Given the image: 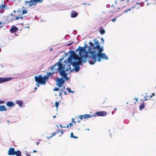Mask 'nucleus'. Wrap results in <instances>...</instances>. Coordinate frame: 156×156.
Returning a JSON list of instances; mask_svg holds the SVG:
<instances>
[{"label":"nucleus","mask_w":156,"mask_h":156,"mask_svg":"<svg viewBox=\"0 0 156 156\" xmlns=\"http://www.w3.org/2000/svg\"><path fill=\"white\" fill-rule=\"evenodd\" d=\"M10 80V77L8 78H2L0 77V83H2L5 82Z\"/></svg>","instance_id":"obj_13"},{"label":"nucleus","mask_w":156,"mask_h":156,"mask_svg":"<svg viewBox=\"0 0 156 156\" xmlns=\"http://www.w3.org/2000/svg\"><path fill=\"white\" fill-rule=\"evenodd\" d=\"M134 99L136 101H138V99L136 98H135Z\"/></svg>","instance_id":"obj_49"},{"label":"nucleus","mask_w":156,"mask_h":156,"mask_svg":"<svg viewBox=\"0 0 156 156\" xmlns=\"http://www.w3.org/2000/svg\"><path fill=\"white\" fill-rule=\"evenodd\" d=\"M43 0H30V1H25V4L28 7H31L33 5H35L37 4L42 3Z\"/></svg>","instance_id":"obj_4"},{"label":"nucleus","mask_w":156,"mask_h":156,"mask_svg":"<svg viewBox=\"0 0 156 156\" xmlns=\"http://www.w3.org/2000/svg\"><path fill=\"white\" fill-rule=\"evenodd\" d=\"M129 2V0H127V2Z\"/></svg>","instance_id":"obj_62"},{"label":"nucleus","mask_w":156,"mask_h":156,"mask_svg":"<svg viewBox=\"0 0 156 156\" xmlns=\"http://www.w3.org/2000/svg\"><path fill=\"white\" fill-rule=\"evenodd\" d=\"M6 110L5 107L4 105H0V111H3Z\"/></svg>","instance_id":"obj_25"},{"label":"nucleus","mask_w":156,"mask_h":156,"mask_svg":"<svg viewBox=\"0 0 156 156\" xmlns=\"http://www.w3.org/2000/svg\"><path fill=\"white\" fill-rule=\"evenodd\" d=\"M82 5H86V4L85 3H83V4H82Z\"/></svg>","instance_id":"obj_60"},{"label":"nucleus","mask_w":156,"mask_h":156,"mask_svg":"<svg viewBox=\"0 0 156 156\" xmlns=\"http://www.w3.org/2000/svg\"><path fill=\"white\" fill-rule=\"evenodd\" d=\"M56 132H53L52 133V135L51 136V137H53L54 136H55L56 135Z\"/></svg>","instance_id":"obj_36"},{"label":"nucleus","mask_w":156,"mask_h":156,"mask_svg":"<svg viewBox=\"0 0 156 156\" xmlns=\"http://www.w3.org/2000/svg\"><path fill=\"white\" fill-rule=\"evenodd\" d=\"M86 130H89V129H86Z\"/></svg>","instance_id":"obj_64"},{"label":"nucleus","mask_w":156,"mask_h":156,"mask_svg":"<svg viewBox=\"0 0 156 156\" xmlns=\"http://www.w3.org/2000/svg\"><path fill=\"white\" fill-rule=\"evenodd\" d=\"M155 95V94L154 93H152V94L151 95H149V96H147L146 97H145V98H147H147H146L145 99V101L147 100L149 98L150 99H151V98H152V97H153V96H154V95Z\"/></svg>","instance_id":"obj_27"},{"label":"nucleus","mask_w":156,"mask_h":156,"mask_svg":"<svg viewBox=\"0 0 156 156\" xmlns=\"http://www.w3.org/2000/svg\"><path fill=\"white\" fill-rule=\"evenodd\" d=\"M79 117V118L81 120H82L83 118L84 119H86L87 118H89L93 117L94 116L93 115L90 116V115H87V114H85L83 115H80Z\"/></svg>","instance_id":"obj_14"},{"label":"nucleus","mask_w":156,"mask_h":156,"mask_svg":"<svg viewBox=\"0 0 156 156\" xmlns=\"http://www.w3.org/2000/svg\"><path fill=\"white\" fill-rule=\"evenodd\" d=\"M9 20L10 18L9 16H4L2 19V23L3 25L9 23Z\"/></svg>","instance_id":"obj_7"},{"label":"nucleus","mask_w":156,"mask_h":156,"mask_svg":"<svg viewBox=\"0 0 156 156\" xmlns=\"http://www.w3.org/2000/svg\"><path fill=\"white\" fill-rule=\"evenodd\" d=\"M72 122H71V123H70L69 125V127H71L72 126H73V124Z\"/></svg>","instance_id":"obj_38"},{"label":"nucleus","mask_w":156,"mask_h":156,"mask_svg":"<svg viewBox=\"0 0 156 156\" xmlns=\"http://www.w3.org/2000/svg\"><path fill=\"white\" fill-rule=\"evenodd\" d=\"M131 8L129 9H126V10L124 11V13H127V12H128V11H130L131 10Z\"/></svg>","instance_id":"obj_33"},{"label":"nucleus","mask_w":156,"mask_h":156,"mask_svg":"<svg viewBox=\"0 0 156 156\" xmlns=\"http://www.w3.org/2000/svg\"><path fill=\"white\" fill-rule=\"evenodd\" d=\"M2 24V20H1V21H0V24Z\"/></svg>","instance_id":"obj_54"},{"label":"nucleus","mask_w":156,"mask_h":156,"mask_svg":"<svg viewBox=\"0 0 156 156\" xmlns=\"http://www.w3.org/2000/svg\"><path fill=\"white\" fill-rule=\"evenodd\" d=\"M101 40L102 41V43L103 44H104V39H103V38L102 37H101Z\"/></svg>","instance_id":"obj_39"},{"label":"nucleus","mask_w":156,"mask_h":156,"mask_svg":"<svg viewBox=\"0 0 156 156\" xmlns=\"http://www.w3.org/2000/svg\"><path fill=\"white\" fill-rule=\"evenodd\" d=\"M27 156H30V154H27Z\"/></svg>","instance_id":"obj_57"},{"label":"nucleus","mask_w":156,"mask_h":156,"mask_svg":"<svg viewBox=\"0 0 156 156\" xmlns=\"http://www.w3.org/2000/svg\"><path fill=\"white\" fill-rule=\"evenodd\" d=\"M63 126V128H68L69 127V125H67V126L66 127H65V126Z\"/></svg>","instance_id":"obj_50"},{"label":"nucleus","mask_w":156,"mask_h":156,"mask_svg":"<svg viewBox=\"0 0 156 156\" xmlns=\"http://www.w3.org/2000/svg\"><path fill=\"white\" fill-rule=\"evenodd\" d=\"M78 50L80 51L79 55H80V56L82 57V54L85 51V48L84 47H82L79 46V48H77L76 49V51H77Z\"/></svg>","instance_id":"obj_9"},{"label":"nucleus","mask_w":156,"mask_h":156,"mask_svg":"<svg viewBox=\"0 0 156 156\" xmlns=\"http://www.w3.org/2000/svg\"><path fill=\"white\" fill-rule=\"evenodd\" d=\"M72 57L73 59L75 60H77L79 58V56L78 55H76L73 51V54L72 55Z\"/></svg>","instance_id":"obj_19"},{"label":"nucleus","mask_w":156,"mask_h":156,"mask_svg":"<svg viewBox=\"0 0 156 156\" xmlns=\"http://www.w3.org/2000/svg\"><path fill=\"white\" fill-rule=\"evenodd\" d=\"M89 50L91 55L88 56L87 55H85V58H88V60L90 64H94L96 62L97 57H98L97 60L98 62H101V58L105 60L108 59L105 54H104L105 55H104L103 56L100 57L98 55V52H97V51H92V50Z\"/></svg>","instance_id":"obj_1"},{"label":"nucleus","mask_w":156,"mask_h":156,"mask_svg":"<svg viewBox=\"0 0 156 156\" xmlns=\"http://www.w3.org/2000/svg\"><path fill=\"white\" fill-rule=\"evenodd\" d=\"M56 64H57L56 69L57 70H58V71L62 70L65 69V67L63 66V64L60 62H59Z\"/></svg>","instance_id":"obj_10"},{"label":"nucleus","mask_w":156,"mask_h":156,"mask_svg":"<svg viewBox=\"0 0 156 156\" xmlns=\"http://www.w3.org/2000/svg\"><path fill=\"white\" fill-rule=\"evenodd\" d=\"M72 65L74 66V69L76 72L79 71L80 69L79 65H77L76 64H75V63L73 62V63Z\"/></svg>","instance_id":"obj_16"},{"label":"nucleus","mask_w":156,"mask_h":156,"mask_svg":"<svg viewBox=\"0 0 156 156\" xmlns=\"http://www.w3.org/2000/svg\"><path fill=\"white\" fill-rule=\"evenodd\" d=\"M14 105V103L13 102L10 101V107L13 106Z\"/></svg>","instance_id":"obj_35"},{"label":"nucleus","mask_w":156,"mask_h":156,"mask_svg":"<svg viewBox=\"0 0 156 156\" xmlns=\"http://www.w3.org/2000/svg\"><path fill=\"white\" fill-rule=\"evenodd\" d=\"M34 89H35V90H36L37 89V88L36 87H35Z\"/></svg>","instance_id":"obj_61"},{"label":"nucleus","mask_w":156,"mask_h":156,"mask_svg":"<svg viewBox=\"0 0 156 156\" xmlns=\"http://www.w3.org/2000/svg\"><path fill=\"white\" fill-rule=\"evenodd\" d=\"M58 105H59L58 102L56 101L55 102V107H56V108L57 109L58 108Z\"/></svg>","instance_id":"obj_31"},{"label":"nucleus","mask_w":156,"mask_h":156,"mask_svg":"<svg viewBox=\"0 0 156 156\" xmlns=\"http://www.w3.org/2000/svg\"><path fill=\"white\" fill-rule=\"evenodd\" d=\"M94 43L93 44L91 42L89 43L90 47L89 48V50H92V51L98 52V55L99 56L101 57L105 55L104 53H102L103 51V48L102 46H101L98 40L94 39Z\"/></svg>","instance_id":"obj_2"},{"label":"nucleus","mask_w":156,"mask_h":156,"mask_svg":"<svg viewBox=\"0 0 156 156\" xmlns=\"http://www.w3.org/2000/svg\"><path fill=\"white\" fill-rule=\"evenodd\" d=\"M27 13V11L25 9H24L22 12V14H25Z\"/></svg>","instance_id":"obj_32"},{"label":"nucleus","mask_w":156,"mask_h":156,"mask_svg":"<svg viewBox=\"0 0 156 156\" xmlns=\"http://www.w3.org/2000/svg\"><path fill=\"white\" fill-rule=\"evenodd\" d=\"M66 90H68L69 92L70 93V92H73V91H72L71 90V89L69 88H67L66 89Z\"/></svg>","instance_id":"obj_34"},{"label":"nucleus","mask_w":156,"mask_h":156,"mask_svg":"<svg viewBox=\"0 0 156 156\" xmlns=\"http://www.w3.org/2000/svg\"><path fill=\"white\" fill-rule=\"evenodd\" d=\"M61 131V133L62 134H63V132L62 131Z\"/></svg>","instance_id":"obj_58"},{"label":"nucleus","mask_w":156,"mask_h":156,"mask_svg":"<svg viewBox=\"0 0 156 156\" xmlns=\"http://www.w3.org/2000/svg\"><path fill=\"white\" fill-rule=\"evenodd\" d=\"M59 89L58 88H57V87H55V88L53 90V91H58V90Z\"/></svg>","instance_id":"obj_37"},{"label":"nucleus","mask_w":156,"mask_h":156,"mask_svg":"<svg viewBox=\"0 0 156 156\" xmlns=\"http://www.w3.org/2000/svg\"><path fill=\"white\" fill-rule=\"evenodd\" d=\"M16 156H21V153L19 151H15L14 148H10V155H15Z\"/></svg>","instance_id":"obj_6"},{"label":"nucleus","mask_w":156,"mask_h":156,"mask_svg":"<svg viewBox=\"0 0 156 156\" xmlns=\"http://www.w3.org/2000/svg\"><path fill=\"white\" fill-rule=\"evenodd\" d=\"M20 18V19H22L23 18V17H18V16H15V18L13 19H12V18H11V21H12L14 20H18L19 18Z\"/></svg>","instance_id":"obj_28"},{"label":"nucleus","mask_w":156,"mask_h":156,"mask_svg":"<svg viewBox=\"0 0 156 156\" xmlns=\"http://www.w3.org/2000/svg\"><path fill=\"white\" fill-rule=\"evenodd\" d=\"M99 30L100 33L102 35L104 34L105 32V30L102 28V27H101L99 29Z\"/></svg>","instance_id":"obj_20"},{"label":"nucleus","mask_w":156,"mask_h":156,"mask_svg":"<svg viewBox=\"0 0 156 156\" xmlns=\"http://www.w3.org/2000/svg\"><path fill=\"white\" fill-rule=\"evenodd\" d=\"M56 117V116L55 115H54L53 116V118H55Z\"/></svg>","instance_id":"obj_56"},{"label":"nucleus","mask_w":156,"mask_h":156,"mask_svg":"<svg viewBox=\"0 0 156 156\" xmlns=\"http://www.w3.org/2000/svg\"><path fill=\"white\" fill-rule=\"evenodd\" d=\"M10 15H11V16H12V13H10Z\"/></svg>","instance_id":"obj_63"},{"label":"nucleus","mask_w":156,"mask_h":156,"mask_svg":"<svg viewBox=\"0 0 156 156\" xmlns=\"http://www.w3.org/2000/svg\"><path fill=\"white\" fill-rule=\"evenodd\" d=\"M18 30V29L16 26H12L10 28V32L12 33H16Z\"/></svg>","instance_id":"obj_12"},{"label":"nucleus","mask_w":156,"mask_h":156,"mask_svg":"<svg viewBox=\"0 0 156 156\" xmlns=\"http://www.w3.org/2000/svg\"><path fill=\"white\" fill-rule=\"evenodd\" d=\"M72 123H74V124H75V123H76V122L74 121V118H73L72 119Z\"/></svg>","instance_id":"obj_42"},{"label":"nucleus","mask_w":156,"mask_h":156,"mask_svg":"<svg viewBox=\"0 0 156 156\" xmlns=\"http://www.w3.org/2000/svg\"><path fill=\"white\" fill-rule=\"evenodd\" d=\"M7 106L10 107V101H8L7 103Z\"/></svg>","instance_id":"obj_40"},{"label":"nucleus","mask_w":156,"mask_h":156,"mask_svg":"<svg viewBox=\"0 0 156 156\" xmlns=\"http://www.w3.org/2000/svg\"><path fill=\"white\" fill-rule=\"evenodd\" d=\"M78 13L74 10H72L71 13V17L72 18H75L77 16Z\"/></svg>","instance_id":"obj_15"},{"label":"nucleus","mask_w":156,"mask_h":156,"mask_svg":"<svg viewBox=\"0 0 156 156\" xmlns=\"http://www.w3.org/2000/svg\"><path fill=\"white\" fill-rule=\"evenodd\" d=\"M55 73V72L52 71V72H49L47 73V74L50 76H52L54 73Z\"/></svg>","instance_id":"obj_30"},{"label":"nucleus","mask_w":156,"mask_h":156,"mask_svg":"<svg viewBox=\"0 0 156 156\" xmlns=\"http://www.w3.org/2000/svg\"><path fill=\"white\" fill-rule=\"evenodd\" d=\"M51 137V136H48L47 137V138L48 139H51V137Z\"/></svg>","instance_id":"obj_46"},{"label":"nucleus","mask_w":156,"mask_h":156,"mask_svg":"<svg viewBox=\"0 0 156 156\" xmlns=\"http://www.w3.org/2000/svg\"><path fill=\"white\" fill-rule=\"evenodd\" d=\"M140 6H141V3L137 2L136 3L135 5L132 7L131 8H136V9H139Z\"/></svg>","instance_id":"obj_17"},{"label":"nucleus","mask_w":156,"mask_h":156,"mask_svg":"<svg viewBox=\"0 0 156 156\" xmlns=\"http://www.w3.org/2000/svg\"><path fill=\"white\" fill-rule=\"evenodd\" d=\"M96 114L98 116H104L107 115V112H106L104 111H100L96 112Z\"/></svg>","instance_id":"obj_11"},{"label":"nucleus","mask_w":156,"mask_h":156,"mask_svg":"<svg viewBox=\"0 0 156 156\" xmlns=\"http://www.w3.org/2000/svg\"><path fill=\"white\" fill-rule=\"evenodd\" d=\"M62 93V92H60L59 93V96H61V94Z\"/></svg>","instance_id":"obj_51"},{"label":"nucleus","mask_w":156,"mask_h":156,"mask_svg":"<svg viewBox=\"0 0 156 156\" xmlns=\"http://www.w3.org/2000/svg\"><path fill=\"white\" fill-rule=\"evenodd\" d=\"M16 103L20 106H22L23 105V102L21 100H17L16 101Z\"/></svg>","instance_id":"obj_23"},{"label":"nucleus","mask_w":156,"mask_h":156,"mask_svg":"<svg viewBox=\"0 0 156 156\" xmlns=\"http://www.w3.org/2000/svg\"><path fill=\"white\" fill-rule=\"evenodd\" d=\"M65 81L63 78H58L56 80V85L59 87H62V84H64Z\"/></svg>","instance_id":"obj_5"},{"label":"nucleus","mask_w":156,"mask_h":156,"mask_svg":"<svg viewBox=\"0 0 156 156\" xmlns=\"http://www.w3.org/2000/svg\"><path fill=\"white\" fill-rule=\"evenodd\" d=\"M56 67H57V64H56L52 66L51 68V71L55 72V73H57L58 70H57Z\"/></svg>","instance_id":"obj_18"},{"label":"nucleus","mask_w":156,"mask_h":156,"mask_svg":"<svg viewBox=\"0 0 156 156\" xmlns=\"http://www.w3.org/2000/svg\"><path fill=\"white\" fill-rule=\"evenodd\" d=\"M49 76H45L43 77L41 75H39L34 77L35 80L37 82L38 84H45Z\"/></svg>","instance_id":"obj_3"},{"label":"nucleus","mask_w":156,"mask_h":156,"mask_svg":"<svg viewBox=\"0 0 156 156\" xmlns=\"http://www.w3.org/2000/svg\"><path fill=\"white\" fill-rule=\"evenodd\" d=\"M60 131L59 129H58L57 130L56 132V133H59L60 132Z\"/></svg>","instance_id":"obj_43"},{"label":"nucleus","mask_w":156,"mask_h":156,"mask_svg":"<svg viewBox=\"0 0 156 156\" xmlns=\"http://www.w3.org/2000/svg\"><path fill=\"white\" fill-rule=\"evenodd\" d=\"M5 102L4 101H0V104H2Z\"/></svg>","instance_id":"obj_44"},{"label":"nucleus","mask_w":156,"mask_h":156,"mask_svg":"<svg viewBox=\"0 0 156 156\" xmlns=\"http://www.w3.org/2000/svg\"><path fill=\"white\" fill-rule=\"evenodd\" d=\"M116 18H114V19H112V20H111V21H112L113 22H115V21L116 20Z\"/></svg>","instance_id":"obj_41"},{"label":"nucleus","mask_w":156,"mask_h":156,"mask_svg":"<svg viewBox=\"0 0 156 156\" xmlns=\"http://www.w3.org/2000/svg\"><path fill=\"white\" fill-rule=\"evenodd\" d=\"M78 61V62H75L74 61L73 63H75V64H76L77 65H80L81 64L82 62H83V60L80 58H79Z\"/></svg>","instance_id":"obj_21"},{"label":"nucleus","mask_w":156,"mask_h":156,"mask_svg":"<svg viewBox=\"0 0 156 156\" xmlns=\"http://www.w3.org/2000/svg\"><path fill=\"white\" fill-rule=\"evenodd\" d=\"M83 60V62L84 63L86 62V60Z\"/></svg>","instance_id":"obj_52"},{"label":"nucleus","mask_w":156,"mask_h":156,"mask_svg":"<svg viewBox=\"0 0 156 156\" xmlns=\"http://www.w3.org/2000/svg\"><path fill=\"white\" fill-rule=\"evenodd\" d=\"M39 144V142H37L36 143V144L37 145H38Z\"/></svg>","instance_id":"obj_55"},{"label":"nucleus","mask_w":156,"mask_h":156,"mask_svg":"<svg viewBox=\"0 0 156 156\" xmlns=\"http://www.w3.org/2000/svg\"><path fill=\"white\" fill-rule=\"evenodd\" d=\"M59 126L61 128H63V126L61 124H59Z\"/></svg>","instance_id":"obj_47"},{"label":"nucleus","mask_w":156,"mask_h":156,"mask_svg":"<svg viewBox=\"0 0 156 156\" xmlns=\"http://www.w3.org/2000/svg\"><path fill=\"white\" fill-rule=\"evenodd\" d=\"M73 59V58L72 56L69 57H68V62L69 63H71V64L72 65H73V63L74 62V61L73 62L72 61Z\"/></svg>","instance_id":"obj_24"},{"label":"nucleus","mask_w":156,"mask_h":156,"mask_svg":"<svg viewBox=\"0 0 156 156\" xmlns=\"http://www.w3.org/2000/svg\"><path fill=\"white\" fill-rule=\"evenodd\" d=\"M65 86H62V88L60 89V90L62 91V93H63L64 94L66 95V92L64 90H63L65 89Z\"/></svg>","instance_id":"obj_26"},{"label":"nucleus","mask_w":156,"mask_h":156,"mask_svg":"<svg viewBox=\"0 0 156 156\" xmlns=\"http://www.w3.org/2000/svg\"><path fill=\"white\" fill-rule=\"evenodd\" d=\"M144 102L143 101L141 105L139 106L140 110H142L144 108Z\"/></svg>","instance_id":"obj_22"},{"label":"nucleus","mask_w":156,"mask_h":156,"mask_svg":"<svg viewBox=\"0 0 156 156\" xmlns=\"http://www.w3.org/2000/svg\"><path fill=\"white\" fill-rule=\"evenodd\" d=\"M70 136L71 138H73L77 139L78 138V136H74L73 133V132L71 133Z\"/></svg>","instance_id":"obj_29"},{"label":"nucleus","mask_w":156,"mask_h":156,"mask_svg":"<svg viewBox=\"0 0 156 156\" xmlns=\"http://www.w3.org/2000/svg\"><path fill=\"white\" fill-rule=\"evenodd\" d=\"M73 43V42H71L70 43L68 44H67V45L68 46H70V45H71Z\"/></svg>","instance_id":"obj_45"},{"label":"nucleus","mask_w":156,"mask_h":156,"mask_svg":"<svg viewBox=\"0 0 156 156\" xmlns=\"http://www.w3.org/2000/svg\"><path fill=\"white\" fill-rule=\"evenodd\" d=\"M8 154L10 155V148L9 149V150L8 151Z\"/></svg>","instance_id":"obj_48"},{"label":"nucleus","mask_w":156,"mask_h":156,"mask_svg":"<svg viewBox=\"0 0 156 156\" xmlns=\"http://www.w3.org/2000/svg\"><path fill=\"white\" fill-rule=\"evenodd\" d=\"M37 152V151L34 150L33 151V152H34V153H35V152Z\"/></svg>","instance_id":"obj_53"},{"label":"nucleus","mask_w":156,"mask_h":156,"mask_svg":"<svg viewBox=\"0 0 156 156\" xmlns=\"http://www.w3.org/2000/svg\"><path fill=\"white\" fill-rule=\"evenodd\" d=\"M59 74L61 76H62L64 78L66 79V80H69L67 77V74L66 73L64 69L59 70Z\"/></svg>","instance_id":"obj_8"},{"label":"nucleus","mask_w":156,"mask_h":156,"mask_svg":"<svg viewBox=\"0 0 156 156\" xmlns=\"http://www.w3.org/2000/svg\"><path fill=\"white\" fill-rule=\"evenodd\" d=\"M117 108H114V110H117Z\"/></svg>","instance_id":"obj_59"}]
</instances>
